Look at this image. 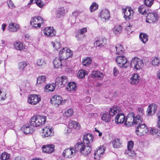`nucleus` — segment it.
<instances>
[{
    "label": "nucleus",
    "instance_id": "obj_42",
    "mask_svg": "<svg viewBox=\"0 0 160 160\" xmlns=\"http://www.w3.org/2000/svg\"><path fill=\"white\" fill-rule=\"evenodd\" d=\"M87 73V71L85 70H80L78 72L77 76L79 79L84 78Z\"/></svg>",
    "mask_w": 160,
    "mask_h": 160
},
{
    "label": "nucleus",
    "instance_id": "obj_46",
    "mask_svg": "<svg viewBox=\"0 0 160 160\" xmlns=\"http://www.w3.org/2000/svg\"><path fill=\"white\" fill-rule=\"evenodd\" d=\"M73 111L72 109L69 108L67 109L63 113V116L66 117H69L71 116L73 114Z\"/></svg>",
    "mask_w": 160,
    "mask_h": 160
},
{
    "label": "nucleus",
    "instance_id": "obj_23",
    "mask_svg": "<svg viewBox=\"0 0 160 160\" xmlns=\"http://www.w3.org/2000/svg\"><path fill=\"white\" fill-rule=\"evenodd\" d=\"M63 60L62 59L59 57L55 58L53 60V64L54 68H61L63 67V65L62 63V62Z\"/></svg>",
    "mask_w": 160,
    "mask_h": 160
},
{
    "label": "nucleus",
    "instance_id": "obj_55",
    "mask_svg": "<svg viewBox=\"0 0 160 160\" xmlns=\"http://www.w3.org/2000/svg\"><path fill=\"white\" fill-rule=\"evenodd\" d=\"M5 124H6L8 128H10L12 126V123L11 120L8 118L6 119Z\"/></svg>",
    "mask_w": 160,
    "mask_h": 160
},
{
    "label": "nucleus",
    "instance_id": "obj_47",
    "mask_svg": "<svg viewBox=\"0 0 160 160\" xmlns=\"http://www.w3.org/2000/svg\"><path fill=\"white\" fill-rule=\"evenodd\" d=\"M0 158L2 160H10V159L9 154L6 152H4L2 154Z\"/></svg>",
    "mask_w": 160,
    "mask_h": 160
},
{
    "label": "nucleus",
    "instance_id": "obj_34",
    "mask_svg": "<svg viewBox=\"0 0 160 160\" xmlns=\"http://www.w3.org/2000/svg\"><path fill=\"white\" fill-rule=\"evenodd\" d=\"M92 150V147L87 146L82 150H81L80 153L84 156H87L91 153Z\"/></svg>",
    "mask_w": 160,
    "mask_h": 160
},
{
    "label": "nucleus",
    "instance_id": "obj_49",
    "mask_svg": "<svg viewBox=\"0 0 160 160\" xmlns=\"http://www.w3.org/2000/svg\"><path fill=\"white\" fill-rule=\"evenodd\" d=\"M98 8V5L96 2H93L90 6L89 9L91 12L95 11L97 10Z\"/></svg>",
    "mask_w": 160,
    "mask_h": 160
},
{
    "label": "nucleus",
    "instance_id": "obj_48",
    "mask_svg": "<svg viewBox=\"0 0 160 160\" xmlns=\"http://www.w3.org/2000/svg\"><path fill=\"white\" fill-rule=\"evenodd\" d=\"M92 62V59L91 58L87 57L84 59L82 62L83 65L85 66H88Z\"/></svg>",
    "mask_w": 160,
    "mask_h": 160
},
{
    "label": "nucleus",
    "instance_id": "obj_19",
    "mask_svg": "<svg viewBox=\"0 0 160 160\" xmlns=\"http://www.w3.org/2000/svg\"><path fill=\"white\" fill-rule=\"evenodd\" d=\"M134 145L133 142L132 141H129L128 143L127 150H126L125 154L128 155L129 156L133 157L135 154L133 151H132V148Z\"/></svg>",
    "mask_w": 160,
    "mask_h": 160
},
{
    "label": "nucleus",
    "instance_id": "obj_22",
    "mask_svg": "<svg viewBox=\"0 0 160 160\" xmlns=\"http://www.w3.org/2000/svg\"><path fill=\"white\" fill-rule=\"evenodd\" d=\"M13 45L15 49L17 50H24L26 49L24 43L21 42L16 41L14 42Z\"/></svg>",
    "mask_w": 160,
    "mask_h": 160
},
{
    "label": "nucleus",
    "instance_id": "obj_9",
    "mask_svg": "<svg viewBox=\"0 0 160 160\" xmlns=\"http://www.w3.org/2000/svg\"><path fill=\"white\" fill-rule=\"evenodd\" d=\"M41 98L39 95L31 94L28 98V102L32 105H35L41 101Z\"/></svg>",
    "mask_w": 160,
    "mask_h": 160
},
{
    "label": "nucleus",
    "instance_id": "obj_62",
    "mask_svg": "<svg viewBox=\"0 0 160 160\" xmlns=\"http://www.w3.org/2000/svg\"><path fill=\"white\" fill-rule=\"evenodd\" d=\"M91 100V98L89 97H87L85 98V101L87 103H89Z\"/></svg>",
    "mask_w": 160,
    "mask_h": 160
},
{
    "label": "nucleus",
    "instance_id": "obj_36",
    "mask_svg": "<svg viewBox=\"0 0 160 160\" xmlns=\"http://www.w3.org/2000/svg\"><path fill=\"white\" fill-rule=\"evenodd\" d=\"M57 86L56 85L53 83L52 84H48L46 85L44 87V89L46 92H52L55 90V87Z\"/></svg>",
    "mask_w": 160,
    "mask_h": 160
},
{
    "label": "nucleus",
    "instance_id": "obj_56",
    "mask_svg": "<svg viewBox=\"0 0 160 160\" xmlns=\"http://www.w3.org/2000/svg\"><path fill=\"white\" fill-rule=\"evenodd\" d=\"M87 28H84L78 30L77 32L83 35L87 32Z\"/></svg>",
    "mask_w": 160,
    "mask_h": 160
},
{
    "label": "nucleus",
    "instance_id": "obj_52",
    "mask_svg": "<svg viewBox=\"0 0 160 160\" xmlns=\"http://www.w3.org/2000/svg\"><path fill=\"white\" fill-rule=\"evenodd\" d=\"M34 2L40 8L42 7L45 4L41 0H35Z\"/></svg>",
    "mask_w": 160,
    "mask_h": 160
},
{
    "label": "nucleus",
    "instance_id": "obj_35",
    "mask_svg": "<svg viewBox=\"0 0 160 160\" xmlns=\"http://www.w3.org/2000/svg\"><path fill=\"white\" fill-rule=\"evenodd\" d=\"M66 49H67V47L63 48L59 52V57L63 60L67 59V58L66 57V53L67 52L66 50Z\"/></svg>",
    "mask_w": 160,
    "mask_h": 160
},
{
    "label": "nucleus",
    "instance_id": "obj_5",
    "mask_svg": "<svg viewBox=\"0 0 160 160\" xmlns=\"http://www.w3.org/2000/svg\"><path fill=\"white\" fill-rule=\"evenodd\" d=\"M122 12L123 18L126 21H129L132 18L134 12L131 7H127L122 8Z\"/></svg>",
    "mask_w": 160,
    "mask_h": 160
},
{
    "label": "nucleus",
    "instance_id": "obj_26",
    "mask_svg": "<svg viewBox=\"0 0 160 160\" xmlns=\"http://www.w3.org/2000/svg\"><path fill=\"white\" fill-rule=\"evenodd\" d=\"M121 110L119 107L117 106H113L109 110V114L110 116H113L118 112H120Z\"/></svg>",
    "mask_w": 160,
    "mask_h": 160
},
{
    "label": "nucleus",
    "instance_id": "obj_39",
    "mask_svg": "<svg viewBox=\"0 0 160 160\" xmlns=\"http://www.w3.org/2000/svg\"><path fill=\"white\" fill-rule=\"evenodd\" d=\"M139 39L144 44L146 43L148 40V36L146 33H141L139 34Z\"/></svg>",
    "mask_w": 160,
    "mask_h": 160
},
{
    "label": "nucleus",
    "instance_id": "obj_44",
    "mask_svg": "<svg viewBox=\"0 0 160 160\" xmlns=\"http://www.w3.org/2000/svg\"><path fill=\"white\" fill-rule=\"evenodd\" d=\"M113 146L114 148H119L121 145L120 139L116 138L112 141Z\"/></svg>",
    "mask_w": 160,
    "mask_h": 160
},
{
    "label": "nucleus",
    "instance_id": "obj_30",
    "mask_svg": "<svg viewBox=\"0 0 160 160\" xmlns=\"http://www.w3.org/2000/svg\"><path fill=\"white\" fill-rule=\"evenodd\" d=\"M19 25L16 23H12L9 25L8 29L9 31L13 32L17 31L19 29Z\"/></svg>",
    "mask_w": 160,
    "mask_h": 160
},
{
    "label": "nucleus",
    "instance_id": "obj_14",
    "mask_svg": "<svg viewBox=\"0 0 160 160\" xmlns=\"http://www.w3.org/2000/svg\"><path fill=\"white\" fill-rule=\"evenodd\" d=\"M124 114L121 113L118 114L116 115L115 118V121L117 124L122 123L124 122V125L127 127H129V125L127 123Z\"/></svg>",
    "mask_w": 160,
    "mask_h": 160
},
{
    "label": "nucleus",
    "instance_id": "obj_57",
    "mask_svg": "<svg viewBox=\"0 0 160 160\" xmlns=\"http://www.w3.org/2000/svg\"><path fill=\"white\" fill-rule=\"evenodd\" d=\"M138 115H141L142 117L144 113L143 108H139L138 109Z\"/></svg>",
    "mask_w": 160,
    "mask_h": 160
},
{
    "label": "nucleus",
    "instance_id": "obj_3",
    "mask_svg": "<svg viewBox=\"0 0 160 160\" xmlns=\"http://www.w3.org/2000/svg\"><path fill=\"white\" fill-rule=\"evenodd\" d=\"M44 21L42 17L37 16L31 18L30 24L33 28L38 29L40 28L41 25L43 24Z\"/></svg>",
    "mask_w": 160,
    "mask_h": 160
},
{
    "label": "nucleus",
    "instance_id": "obj_37",
    "mask_svg": "<svg viewBox=\"0 0 160 160\" xmlns=\"http://www.w3.org/2000/svg\"><path fill=\"white\" fill-rule=\"evenodd\" d=\"M112 30L113 33L116 35H118L122 32V26L119 25H117L113 28Z\"/></svg>",
    "mask_w": 160,
    "mask_h": 160
},
{
    "label": "nucleus",
    "instance_id": "obj_32",
    "mask_svg": "<svg viewBox=\"0 0 160 160\" xmlns=\"http://www.w3.org/2000/svg\"><path fill=\"white\" fill-rule=\"evenodd\" d=\"M84 144L82 142H79L76 143L74 145V147L73 148L74 149L76 152L77 151H79L80 152L81 150H82L84 148H85Z\"/></svg>",
    "mask_w": 160,
    "mask_h": 160
},
{
    "label": "nucleus",
    "instance_id": "obj_15",
    "mask_svg": "<svg viewBox=\"0 0 160 160\" xmlns=\"http://www.w3.org/2000/svg\"><path fill=\"white\" fill-rule=\"evenodd\" d=\"M44 35L48 37H52L55 36L56 32L53 27H48L43 30Z\"/></svg>",
    "mask_w": 160,
    "mask_h": 160
},
{
    "label": "nucleus",
    "instance_id": "obj_40",
    "mask_svg": "<svg viewBox=\"0 0 160 160\" xmlns=\"http://www.w3.org/2000/svg\"><path fill=\"white\" fill-rule=\"evenodd\" d=\"M46 77L43 75L39 76L37 78V83L43 85L45 83Z\"/></svg>",
    "mask_w": 160,
    "mask_h": 160
},
{
    "label": "nucleus",
    "instance_id": "obj_12",
    "mask_svg": "<svg viewBox=\"0 0 160 160\" xmlns=\"http://www.w3.org/2000/svg\"><path fill=\"white\" fill-rule=\"evenodd\" d=\"M68 81V78L65 76L57 78L55 80V84L58 87H63Z\"/></svg>",
    "mask_w": 160,
    "mask_h": 160
},
{
    "label": "nucleus",
    "instance_id": "obj_58",
    "mask_svg": "<svg viewBox=\"0 0 160 160\" xmlns=\"http://www.w3.org/2000/svg\"><path fill=\"white\" fill-rule=\"evenodd\" d=\"M75 37L77 38L78 40H81L84 38V36L82 35L79 34L77 32Z\"/></svg>",
    "mask_w": 160,
    "mask_h": 160
},
{
    "label": "nucleus",
    "instance_id": "obj_1",
    "mask_svg": "<svg viewBox=\"0 0 160 160\" xmlns=\"http://www.w3.org/2000/svg\"><path fill=\"white\" fill-rule=\"evenodd\" d=\"M130 114L133 118L132 123L138 125L135 130L137 134L139 136H142L145 135L148 132V129L145 124L142 123L143 122V119L141 115H137L135 116L133 112H131Z\"/></svg>",
    "mask_w": 160,
    "mask_h": 160
},
{
    "label": "nucleus",
    "instance_id": "obj_54",
    "mask_svg": "<svg viewBox=\"0 0 160 160\" xmlns=\"http://www.w3.org/2000/svg\"><path fill=\"white\" fill-rule=\"evenodd\" d=\"M66 50V52H67L66 53V57H67V59L72 57L73 55V52L67 48Z\"/></svg>",
    "mask_w": 160,
    "mask_h": 160
},
{
    "label": "nucleus",
    "instance_id": "obj_11",
    "mask_svg": "<svg viewBox=\"0 0 160 160\" xmlns=\"http://www.w3.org/2000/svg\"><path fill=\"white\" fill-rule=\"evenodd\" d=\"M105 151V148L103 146H100L94 151V159L99 160L103 155Z\"/></svg>",
    "mask_w": 160,
    "mask_h": 160
},
{
    "label": "nucleus",
    "instance_id": "obj_27",
    "mask_svg": "<svg viewBox=\"0 0 160 160\" xmlns=\"http://www.w3.org/2000/svg\"><path fill=\"white\" fill-rule=\"evenodd\" d=\"M100 16L101 18L104 19L105 21L108 20L110 17L109 12L107 9H103L101 11Z\"/></svg>",
    "mask_w": 160,
    "mask_h": 160
},
{
    "label": "nucleus",
    "instance_id": "obj_51",
    "mask_svg": "<svg viewBox=\"0 0 160 160\" xmlns=\"http://www.w3.org/2000/svg\"><path fill=\"white\" fill-rule=\"evenodd\" d=\"M81 13V12L79 11L78 10H76L75 11L73 12L72 13V14L74 16V17H71L69 19V20L71 19H73V22H75V19H76V17L77 16H78L80 13Z\"/></svg>",
    "mask_w": 160,
    "mask_h": 160
},
{
    "label": "nucleus",
    "instance_id": "obj_24",
    "mask_svg": "<svg viewBox=\"0 0 160 160\" xmlns=\"http://www.w3.org/2000/svg\"><path fill=\"white\" fill-rule=\"evenodd\" d=\"M140 78L138 74H133L130 80V83L132 85L137 84L139 82Z\"/></svg>",
    "mask_w": 160,
    "mask_h": 160
},
{
    "label": "nucleus",
    "instance_id": "obj_4",
    "mask_svg": "<svg viewBox=\"0 0 160 160\" xmlns=\"http://www.w3.org/2000/svg\"><path fill=\"white\" fill-rule=\"evenodd\" d=\"M130 65L131 67L137 71L142 68L143 63L142 59L137 57H134L131 61Z\"/></svg>",
    "mask_w": 160,
    "mask_h": 160
},
{
    "label": "nucleus",
    "instance_id": "obj_50",
    "mask_svg": "<svg viewBox=\"0 0 160 160\" xmlns=\"http://www.w3.org/2000/svg\"><path fill=\"white\" fill-rule=\"evenodd\" d=\"M154 0H144L143 2L145 6L150 7L154 2Z\"/></svg>",
    "mask_w": 160,
    "mask_h": 160
},
{
    "label": "nucleus",
    "instance_id": "obj_45",
    "mask_svg": "<svg viewBox=\"0 0 160 160\" xmlns=\"http://www.w3.org/2000/svg\"><path fill=\"white\" fill-rule=\"evenodd\" d=\"M65 12V11L63 7L59 8L57 13V17L58 18H60L64 14Z\"/></svg>",
    "mask_w": 160,
    "mask_h": 160
},
{
    "label": "nucleus",
    "instance_id": "obj_16",
    "mask_svg": "<svg viewBox=\"0 0 160 160\" xmlns=\"http://www.w3.org/2000/svg\"><path fill=\"white\" fill-rule=\"evenodd\" d=\"M75 150L73 148H67L64 150L62 152V155L64 157L71 158L74 156L76 153Z\"/></svg>",
    "mask_w": 160,
    "mask_h": 160
},
{
    "label": "nucleus",
    "instance_id": "obj_2",
    "mask_svg": "<svg viewBox=\"0 0 160 160\" xmlns=\"http://www.w3.org/2000/svg\"><path fill=\"white\" fill-rule=\"evenodd\" d=\"M47 118L45 116H34L31 118L30 123L34 127H39L44 124Z\"/></svg>",
    "mask_w": 160,
    "mask_h": 160
},
{
    "label": "nucleus",
    "instance_id": "obj_20",
    "mask_svg": "<svg viewBox=\"0 0 160 160\" xmlns=\"http://www.w3.org/2000/svg\"><path fill=\"white\" fill-rule=\"evenodd\" d=\"M43 152L46 153H51L54 150V146L53 144H48L43 145L42 147Z\"/></svg>",
    "mask_w": 160,
    "mask_h": 160
},
{
    "label": "nucleus",
    "instance_id": "obj_10",
    "mask_svg": "<svg viewBox=\"0 0 160 160\" xmlns=\"http://www.w3.org/2000/svg\"><path fill=\"white\" fill-rule=\"evenodd\" d=\"M66 102V100H63L61 97L57 95L53 96L50 100V102L51 103L57 105L58 106L64 104Z\"/></svg>",
    "mask_w": 160,
    "mask_h": 160
},
{
    "label": "nucleus",
    "instance_id": "obj_8",
    "mask_svg": "<svg viewBox=\"0 0 160 160\" xmlns=\"http://www.w3.org/2000/svg\"><path fill=\"white\" fill-rule=\"evenodd\" d=\"M18 68L20 72L25 74L30 70L29 64L27 62L23 61L21 62L18 64Z\"/></svg>",
    "mask_w": 160,
    "mask_h": 160
},
{
    "label": "nucleus",
    "instance_id": "obj_64",
    "mask_svg": "<svg viewBox=\"0 0 160 160\" xmlns=\"http://www.w3.org/2000/svg\"><path fill=\"white\" fill-rule=\"evenodd\" d=\"M132 26L130 24H129V25H127V26L126 27L125 29L126 30H127L128 31H129V30L131 29V28L132 27Z\"/></svg>",
    "mask_w": 160,
    "mask_h": 160
},
{
    "label": "nucleus",
    "instance_id": "obj_61",
    "mask_svg": "<svg viewBox=\"0 0 160 160\" xmlns=\"http://www.w3.org/2000/svg\"><path fill=\"white\" fill-rule=\"evenodd\" d=\"M156 131H157V129L154 128H152L150 129L149 132L151 134H156Z\"/></svg>",
    "mask_w": 160,
    "mask_h": 160
},
{
    "label": "nucleus",
    "instance_id": "obj_43",
    "mask_svg": "<svg viewBox=\"0 0 160 160\" xmlns=\"http://www.w3.org/2000/svg\"><path fill=\"white\" fill-rule=\"evenodd\" d=\"M46 64L47 62L46 61L43 59L39 58L37 60L36 65L38 66H45L46 65Z\"/></svg>",
    "mask_w": 160,
    "mask_h": 160
},
{
    "label": "nucleus",
    "instance_id": "obj_31",
    "mask_svg": "<svg viewBox=\"0 0 160 160\" xmlns=\"http://www.w3.org/2000/svg\"><path fill=\"white\" fill-rule=\"evenodd\" d=\"M77 87V83L74 82H70L68 83L67 87V89L69 91H74Z\"/></svg>",
    "mask_w": 160,
    "mask_h": 160
},
{
    "label": "nucleus",
    "instance_id": "obj_18",
    "mask_svg": "<svg viewBox=\"0 0 160 160\" xmlns=\"http://www.w3.org/2000/svg\"><path fill=\"white\" fill-rule=\"evenodd\" d=\"M92 78L96 80H101L104 76L103 72L99 70H94L92 72Z\"/></svg>",
    "mask_w": 160,
    "mask_h": 160
},
{
    "label": "nucleus",
    "instance_id": "obj_63",
    "mask_svg": "<svg viewBox=\"0 0 160 160\" xmlns=\"http://www.w3.org/2000/svg\"><path fill=\"white\" fill-rule=\"evenodd\" d=\"M158 121L157 122V125L159 128H160V115L158 116Z\"/></svg>",
    "mask_w": 160,
    "mask_h": 160
},
{
    "label": "nucleus",
    "instance_id": "obj_25",
    "mask_svg": "<svg viewBox=\"0 0 160 160\" xmlns=\"http://www.w3.org/2000/svg\"><path fill=\"white\" fill-rule=\"evenodd\" d=\"M68 127L70 129L79 130L80 128L79 124L77 122L70 120L68 122Z\"/></svg>",
    "mask_w": 160,
    "mask_h": 160
},
{
    "label": "nucleus",
    "instance_id": "obj_21",
    "mask_svg": "<svg viewBox=\"0 0 160 160\" xmlns=\"http://www.w3.org/2000/svg\"><path fill=\"white\" fill-rule=\"evenodd\" d=\"M106 40L97 37L94 40V45L96 47H102L106 44Z\"/></svg>",
    "mask_w": 160,
    "mask_h": 160
},
{
    "label": "nucleus",
    "instance_id": "obj_17",
    "mask_svg": "<svg viewBox=\"0 0 160 160\" xmlns=\"http://www.w3.org/2000/svg\"><path fill=\"white\" fill-rule=\"evenodd\" d=\"M53 130L51 128H43L41 132L42 136L43 138L51 137L53 135Z\"/></svg>",
    "mask_w": 160,
    "mask_h": 160
},
{
    "label": "nucleus",
    "instance_id": "obj_6",
    "mask_svg": "<svg viewBox=\"0 0 160 160\" xmlns=\"http://www.w3.org/2000/svg\"><path fill=\"white\" fill-rule=\"evenodd\" d=\"M146 22L152 23L157 22L158 20V12L155 11L150 12L149 11L147 14Z\"/></svg>",
    "mask_w": 160,
    "mask_h": 160
},
{
    "label": "nucleus",
    "instance_id": "obj_60",
    "mask_svg": "<svg viewBox=\"0 0 160 160\" xmlns=\"http://www.w3.org/2000/svg\"><path fill=\"white\" fill-rule=\"evenodd\" d=\"M25 111L23 110H20L18 111V114L20 115L21 117H23L25 115Z\"/></svg>",
    "mask_w": 160,
    "mask_h": 160
},
{
    "label": "nucleus",
    "instance_id": "obj_28",
    "mask_svg": "<svg viewBox=\"0 0 160 160\" xmlns=\"http://www.w3.org/2000/svg\"><path fill=\"white\" fill-rule=\"evenodd\" d=\"M157 109V107L155 104H152L148 106L147 112L148 115H150L152 114H153L156 112Z\"/></svg>",
    "mask_w": 160,
    "mask_h": 160
},
{
    "label": "nucleus",
    "instance_id": "obj_41",
    "mask_svg": "<svg viewBox=\"0 0 160 160\" xmlns=\"http://www.w3.org/2000/svg\"><path fill=\"white\" fill-rule=\"evenodd\" d=\"M101 119L102 120L106 122H109L110 121L111 118L109 117L108 112L103 113L101 115Z\"/></svg>",
    "mask_w": 160,
    "mask_h": 160
},
{
    "label": "nucleus",
    "instance_id": "obj_7",
    "mask_svg": "<svg viewBox=\"0 0 160 160\" xmlns=\"http://www.w3.org/2000/svg\"><path fill=\"white\" fill-rule=\"evenodd\" d=\"M116 61L118 65L122 68H126L129 64V62H128L126 58L122 55L117 57Z\"/></svg>",
    "mask_w": 160,
    "mask_h": 160
},
{
    "label": "nucleus",
    "instance_id": "obj_38",
    "mask_svg": "<svg viewBox=\"0 0 160 160\" xmlns=\"http://www.w3.org/2000/svg\"><path fill=\"white\" fill-rule=\"evenodd\" d=\"M138 11L139 13L143 15H146L149 10H146L144 5H142L140 6L138 8Z\"/></svg>",
    "mask_w": 160,
    "mask_h": 160
},
{
    "label": "nucleus",
    "instance_id": "obj_13",
    "mask_svg": "<svg viewBox=\"0 0 160 160\" xmlns=\"http://www.w3.org/2000/svg\"><path fill=\"white\" fill-rule=\"evenodd\" d=\"M93 140V136L90 133H86L83 135V142L84 144L88 146H91V143Z\"/></svg>",
    "mask_w": 160,
    "mask_h": 160
},
{
    "label": "nucleus",
    "instance_id": "obj_59",
    "mask_svg": "<svg viewBox=\"0 0 160 160\" xmlns=\"http://www.w3.org/2000/svg\"><path fill=\"white\" fill-rule=\"evenodd\" d=\"M119 72L117 68L115 67L113 70V75L114 76H117Z\"/></svg>",
    "mask_w": 160,
    "mask_h": 160
},
{
    "label": "nucleus",
    "instance_id": "obj_29",
    "mask_svg": "<svg viewBox=\"0 0 160 160\" xmlns=\"http://www.w3.org/2000/svg\"><path fill=\"white\" fill-rule=\"evenodd\" d=\"M113 48L114 49H116V51L117 54L118 55H123L124 50L122 45L118 44L116 47H114Z\"/></svg>",
    "mask_w": 160,
    "mask_h": 160
},
{
    "label": "nucleus",
    "instance_id": "obj_33",
    "mask_svg": "<svg viewBox=\"0 0 160 160\" xmlns=\"http://www.w3.org/2000/svg\"><path fill=\"white\" fill-rule=\"evenodd\" d=\"M21 130L25 134H28L32 132L31 128L28 124L23 125L21 128Z\"/></svg>",
    "mask_w": 160,
    "mask_h": 160
},
{
    "label": "nucleus",
    "instance_id": "obj_53",
    "mask_svg": "<svg viewBox=\"0 0 160 160\" xmlns=\"http://www.w3.org/2000/svg\"><path fill=\"white\" fill-rule=\"evenodd\" d=\"M160 60L159 58L156 57L152 61V64L154 66H158L160 64Z\"/></svg>",
    "mask_w": 160,
    "mask_h": 160
}]
</instances>
